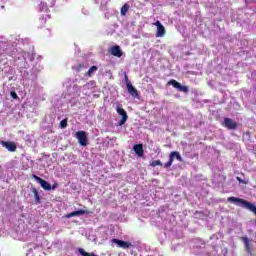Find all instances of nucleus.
I'll return each mask as SVG.
<instances>
[{"instance_id": "1", "label": "nucleus", "mask_w": 256, "mask_h": 256, "mask_svg": "<svg viewBox=\"0 0 256 256\" xmlns=\"http://www.w3.org/2000/svg\"><path fill=\"white\" fill-rule=\"evenodd\" d=\"M75 137L78 139L79 144L82 145V147H87V132L78 131L76 132Z\"/></svg>"}, {"instance_id": "2", "label": "nucleus", "mask_w": 256, "mask_h": 256, "mask_svg": "<svg viewBox=\"0 0 256 256\" xmlns=\"http://www.w3.org/2000/svg\"><path fill=\"white\" fill-rule=\"evenodd\" d=\"M118 115H121L122 119L119 120L118 125H125L127 123V119H129V116L127 115V111L123 109L122 107H117L116 109Z\"/></svg>"}, {"instance_id": "3", "label": "nucleus", "mask_w": 256, "mask_h": 256, "mask_svg": "<svg viewBox=\"0 0 256 256\" xmlns=\"http://www.w3.org/2000/svg\"><path fill=\"white\" fill-rule=\"evenodd\" d=\"M126 87L131 97H134L135 99H139V91L136 90V88L133 86V84H131V82H127Z\"/></svg>"}, {"instance_id": "4", "label": "nucleus", "mask_w": 256, "mask_h": 256, "mask_svg": "<svg viewBox=\"0 0 256 256\" xmlns=\"http://www.w3.org/2000/svg\"><path fill=\"white\" fill-rule=\"evenodd\" d=\"M0 143L2 147H5V149L11 153H15V151H17V144H15V142L1 141Z\"/></svg>"}, {"instance_id": "5", "label": "nucleus", "mask_w": 256, "mask_h": 256, "mask_svg": "<svg viewBox=\"0 0 256 256\" xmlns=\"http://www.w3.org/2000/svg\"><path fill=\"white\" fill-rule=\"evenodd\" d=\"M226 129L234 130L237 129V122L233 121L231 118H225L222 124Z\"/></svg>"}, {"instance_id": "6", "label": "nucleus", "mask_w": 256, "mask_h": 256, "mask_svg": "<svg viewBox=\"0 0 256 256\" xmlns=\"http://www.w3.org/2000/svg\"><path fill=\"white\" fill-rule=\"evenodd\" d=\"M110 53L114 57H123V50H121V46L119 45L112 46L110 49Z\"/></svg>"}, {"instance_id": "7", "label": "nucleus", "mask_w": 256, "mask_h": 256, "mask_svg": "<svg viewBox=\"0 0 256 256\" xmlns=\"http://www.w3.org/2000/svg\"><path fill=\"white\" fill-rule=\"evenodd\" d=\"M136 155H138V157H143L144 155V150H143V144H136L133 147Z\"/></svg>"}, {"instance_id": "8", "label": "nucleus", "mask_w": 256, "mask_h": 256, "mask_svg": "<svg viewBox=\"0 0 256 256\" xmlns=\"http://www.w3.org/2000/svg\"><path fill=\"white\" fill-rule=\"evenodd\" d=\"M241 241H243L244 245H245V249L246 252L251 255V243L249 241V238H247L246 236L241 237Z\"/></svg>"}, {"instance_id": "9", "label": "nucleus", "mask_w": 256, "mask_h": 256, "mask_svg": "<svg viewBox=\"0 0 256 256\" xmlns=\"http://www.w3.org/2000/svg\"><path fill=\"white\" fill-rule=\"evenodd\" d=\"M81 215H85V210H77L71 213L66 214L67 219H71V217H79Z\"/></svg>"}, {"instance_id": "10", "label": "nucleus", "mask_w": 256, "mask_h": 256, "mask_svg": "<svg viewBox=\"0 0 256 256\" xmlns=\"http://www.w3.org/2000/svg\"><path fill=\"white\" fill-rule=\"evenodd\" d=\"M170 158H172L173 161H175V159H177V161H180V163H183V157H181V154L177 151L171 152Z\"/></svg>"}, {"instance_id": "11", "label": "nucleus", "mask_w": 256, "mask_h": 256, "mask_svg": "<svg viewBox=\"0 0 256 256\" xmlns=\"http://www.w3.org/2000/svg\"><path fill=\"white\" fill-rule=\"evenodd\" d=\"M31 192L33 193V195L35 197L36 205L41 203V197L39 196V191H37V188H31Z\"/></svg>"}, {"instance_id": "12", "label": "nucleus", "mask_w": 256, "mask_h": 256, "mask_svg": "<svg viewBox=\"0 0 256 256\" xmlns=\"http://www.w3.org/2000/svg\"><path fill=\"white\" fill-rule=\"evenodd\" d=\"M39 184L41 185L42 189H44V191H51V185L49 182L42 179L40 180Z\"/></svg>"}, {"instance_id": "13", "label": "nucleus", "mask_w": 256, "mask_h": 256, "mask_svg": "<svg viewBox=\"0 0 256 256\" xmlns=\"http://www.w3.org/2000/svg\"><path fill=\"white\" fill-rule=\"evenodd\" d=\"M120 249H129L133 247V244L131 242L123 241L121 242L120 246H118Z\"/></svg>"}, {"instance_id": "14", "label": "nucleus", "mask_w": 256, "mask_h": 256, "mask_svg": "<svg viewBox=\"0 0 256 256\" xmlns=\"http://www.w3.org/2000/svg\"><path fill=\"white\" fill-rule=\"evenodd\" d=\"M97 66H92V67H90V69L86 72V77H92V75L94 74V73H96V71H97Z\"/></svg>"}, {"instance_id": "15", "label": "nucleus", "mask_w": 256, "mask_h": 256, "mask_svg": "<svg viewBox=\"0 0 256 256\" xmlns=\"http://www.w3.org/2000/svg\"><path fill=\"white\" fill-rule=\"evenodd\" d=\"M127 11H129V4H124L120 10L122 16L127 15Z\"/></svg>"}, {"instance_id": "16", "label": "nucleus", "mask_w": 256, "mask_h": 256, "mask_svg": "<svg viewBox=\"0 0 256 256\" xmlns=\"http://www.w3.org/2000/svg\"><path fill=\"white\" fill-rule=\"evenodd\" d=\"M155 25L157 27L156 37H161V22L156 21Z\"/></svg>"}, {"instance_id": "17", "label": "nucleus", "mask_w": 256, "mask_h": 256, "mask_svg": "<svg viewBox=\"0 0 256 256\" xmlns=\"http://www.w3.org/2000/svg\"><path fill=\"white\" fill-rule=\"evenodd\" d=\"M169 85H172L175 89H179L181 83L177 82V80H170L168 82Z\"/></svg>"}, {"instance_id": "18", "label": "nucleus", "mask_w": 256, "mask_h": 256, "mask_svg": "<svg viewBox=\"0 0 256 256\" xmlns=\"http://www.w3.org/2000/svg\"><path fill=\"white\" fill-rule=\"evenodd\" d=\"M83 67H85V64L79 63L76 66H74V69H75V71H78V73H79V72L83 71Z\"/></svg>"}, {"instance_id": "19", "label": "nucleus", "mask_w": 256, "mask_h": 256, "mask_svg": "<svg viewBox=\"0 0 256 256\" xmlns=\"http://www.w3.org/2000/svg\"><path fill=\"white\" fill-rule=\"evenodd\" d=\"M178 91H181L182 93H189V87L180 84V87H178Z\"/></svg>"}, {"instance_id": "20", "label": "nucleus", "mask_w": 256, "mask_h": 256, "mask_svg": "<svg viewBox=\"0 0 256 256\" xmlns=\"http://www.w3.org/2000/svg\"><path fill=\"white\" fill-rule=\"evenodd\" d=\"M60 129H67V118L60 122Z\"/></svg>"}, {"instance_id": "21", "label": "nucleus", "mask_w": 256, "mask_h": 256, "mask_svg": "<svg viewBox=\"0 0 256 256\" xmlns=\"http://www.w3.org/2000/svg\"><path fill=\"white\" fill-rule=\"evenodd\" d=\"M122 242H123V240L116 239V238H113L111 240V243H115V245H117V247H120Z\"/></svg>"}, {"instance_id": "22", "label": "nucleus", "mask_w": 256, "mask_h": 256, "mask_svg": "<svg viewBox=\"0 0 256 256\" xmlns=\"http://www.w3.org/2000/svg\"><path fill=\"white\" fill-rule=\"evenodd\" d=\"M171 165H173V158H170L169 156V161L164 165V167H166V169H169Z\"/></svg>"}, {"instance_id": "23", "label": "nucleus", "mask_w": 256, "mask_h": 256, "mask_svg": "<svg viewBox=\"0 0 256 256\" xmlns=\"http://www.w3.org/2000/svg\"><path fill=\"white\" fill-rule=\"evenodd\" d=\"M32 179H35V181H37L38 183H40L43 178H41V177H39V176L33 174V175H32Z\"/></svg>"}, {"instance_id": "24", "label": "nucleus", "mask_w": 256, "mask_h": 256, "mask_svg": "<svg viewBox=\"0 0 256 256\" xmlns=\"http://www.w3.org/2000/svg\"><path fill=\"white\" fill-rule=\"evenodd\" d=\"M10 95H11L12 99H19V96H18L17 93L14 92V91H12V92L10 93Z\"/></svg>"}, {"instance_id": "25", "label": "nucleus", "mask_w": 256, "mask_h": 256, "mask_svg": "<svg viewBox=\"0 0 256 256\" xmlns=\"http://www.w3.org/2000/svg\"><path fill=\"white\" fill-rule=\"evenodd\" d=\"M152 167H157V165H161V161L157 160V161H153L151 163Z\"/></svg>"}, {"instance_id": "26", "label": "nucleus", "mask_w": 256, "mask_h": 256, "mask_svg": "<svg viewBox=\"0 0 256 256\" xmlns=\"http://www.w3.org/2000/svg\"><path fill=\"white\" fill-rule=\"evenodd\" d=\"M165 35V26L161 25V37Z\"/></svg>"}, {"instance_id": "27", "label": "nucleus", "mask_w": 256, "mask_h": 256, "mask_svg": "<svg viewBox=\"0 0 256 256\" xmlns=\"http://www.w3.org/2000/svg\"><path fill=\"white\" fill-rule=\"evenodd\" d=\"M124 79H125V81H126V85H127V83H131V82L129 81V76H127V74H125Z\"/></svg>"}, {"instance_id": "28", "label": "nucleus", "mask_w": 256, "mask_h": 256, "mask_svg": "<svg viewBox=\"0 0 256 256\" xmlns=\"http://www.w3.org/2000/svg\"><path fill=\"white\" fill-rule=\"evenodd\" d=\"M238 181H241V178H238Z\"/></svg>"}]
</instances>
